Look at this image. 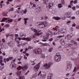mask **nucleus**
<instances>
[{
    "mask_svg": "<svg viewBox=\"0 0 79 79\" xmlns=\"http://www.w3.org/2000/svg\"><path fill=\"white\" fill-rule=\"evenodd\" d=\"M33 52L36 55H40L42 53V49L40 48H37L34 49Z\"/></svg>",
    "mask_w": 79,
    "mask_h": 79,
    "instance_id": "3",
    "label": "nucleus"
},
{
    "mask_svg": "<svg viewBox=\"0 0 79 79\" xmlns=\"http://www.w3.org/2000/svg\"><path fill=\"white\" fill-rule=\"evenodd\" d=\"M2 62H3V60H0V64L1 66H4L5 64H4V63H2Z\"/></svg>",
    "mask_w": 79,
    "mask_h": 79,
    "instance_id": "33",
    "label": "nucleus"
},
{
    "mask_svg": "<svg viewBox=\"0 0 79 79\" xmlns=\"http://www.w3.org/2000/svg\"><path fill=\"white\" fill-rule=\"evenodd\" d=\"M33 31H34V32L36 33L37 32V30H36V29H33Z\"/></svg>",
    "mask_w": 79,
    "mask_h": 79,
    "instance_id": "51",
    "label": "nucleus"
},
{
    "mask_svg": "<svg viewBox=\"0 0 79 79\" xmlns=\"http://www.w3.org/2000/svg\"><path fill=\"white\" fill-rule=\"evenodd\" d=\"M76 70H77L76 67H75L74 68L73 71V73H75V72H76Z\"/></svg>",
    "mask_w": 79,
    "mask_h": 79,
    "instance_id": "40",
    "label": "nucleus"
},
{
    "mask_svg": "<svg viewBox=\"0 0 79 79\" xmlns=\"http://www.w3.org/2000/svg\"><path fill=\"white\" fill-rule=\"evenodd\" d=\"M9 58L10 60H12L13 59V57H9Z\"/></svg>",
    "mask_w": 79,
    "mask_h": 79,
    "instance_id": "47",
    "label": "nucleus"
},
{
    "mask_svg": "<svg viewBox=\"0 0 79 79\" xmlns=\"http://www.w3.org/2000/svg\"><path fill=\"white\" fill-rule=\"evenodd\" d=\"M60 41L61 43V45L62 46H64L65 45V41H64V40L63 39H61L60 40Z\"/></svg>",
    "mask_w": 79,
    "mask_h": 79,
    "instance_id": "16",
    "label": "nucleus"
},
{
    "mask_svg": "<svg viewBox=\"0 0 79 79\" xmlns=\"http://www.w3.org/2000/svg\"><path fill=\"white\" fill-rule=\"evenodd\" d=\"M28 68V66L27 65H25L22 68V69L23 71H26V69H27Z\"/></svg>",
    "mask_w": 79,
    "mask_h": 79,
    "instance_id": "15",
    "label": "nucleus"
},
{
    "mask_svg": "<svg viewBox=\"0 0 79 79\" xmlns=\"http://www.w3.org/2000/svg\"><path fill=\"white\" fill-rule=\"evenodd\" d=\"M61 60V55L59 53H57L55 56V60L56 62H58Z\"/></svg>",
    "mask_w": 79,
    "mask_h": 79,
    "instance_id": "2",
    "label": "nucleus"
},
{
    "mask_svg": "<svg viewBox=\"0 0 79 79\" xmlns=\"http://www.w3.org/2000/svg\"><path fill=\"white\" fill-rule=\"evenodd\" d=\"M26 44H27V43L24 42V43H21L20 44V45H21V46H22V47H24V46H25V45H26Z\"/></svg>",
    "mask_w": 79,
    "mask_h": 79,
    "instance_id": "23",
    "label": "nucleus"
},
{
    "mask_svg": "<svg viewBox=\"0 0 79 79\" xmlns=\"http://www.w3.org/2000/svg\"><path fill=\"white\" fill-rule=\"evenodd\" d=\"M20 35L21 37L23 38L26 37V33L23 32H21L20 33Z\"/></svg>",
    "mask_w": 79,
    "mask_h": 79,
    "instance_id": "12",
    "label": "nucleus"
},
{
    "mask_svg": "<svg viewBox=\"0 0 79 79\" xmlns=\"http://www.w3.org/2000/svg\"><path fill=\"white\" fill-rule=\"evenodd\" d=\"M67 65L68 66L67 68H66V70L68 71L71 70V69L72 67V64L71 62H69Z\"/></svg>",
    "mask_w": 79,
    "mask_h": 79,
    "instance_id": "4",
    "label": "nucleus"
},
{
    "mask_svg": "<svg viewBox=\"0 0 79 79\" xmlns=\"http://www.w3.org/2000/svg\"><path fill=\"white\" fill-rule=\"evenodd\" d=\"M52 76H53V74L49 73L48 74L47 77V79H52Z\"/></svg>",
    "mask_w": 79,
    "mask_h": 79,
    "instance_id": "13",
    "label": "nucleus"
},
{
    "mask_svg": "<svg viewBox=\"0 0 79 79\" xmlns=\"http://www.w3.org/2000/svg\"><path fill=\"white\" fill-rule=\"evenodd\" d=\"M72 9L73 10H76V6H74L72 8Z\"/></svg>",
    "mask_w": 79,
    "mask_h": 79,
    "instance_id": "46",
    "label": "nucleus"
},
{
    "mask_svg": "<svg viewBox=\"0 0 79 79\" xmlns=\"http://www.w3.org/2000/svg\"><path fill=\"white\" fill-rule=\"evenodd\" d=\"M61 4L62 5H64V4H65V2H64V0H62L61 1Z\"/></svg>",
    "mask_w": 79,
    "mask_h": 79,
    "instance_id": "32",
    "label": "nucleus"
},
{
    "mask_svg": "<svg viewBox=\"0 0 79 79\" xmlns=\"http://www.w3.org/2000/svg\"><path fill=\"white\" fill-rule=\"evenodd\" d=\"M21 71H18L16 72V75H17V76H20V75L21 74Z\"/></svg>",
    "mask_w": 79,
    "mask_h": 79,
    "instance_id": "21",
    "label": "nucleus"
},
{
    "mask_svg": "<svg viewBox=\"0 0 79 79\" xmlns=\"http://www.w3.org/2000/svg\"><path fill=\"white\" fill-rule=\"evenodd\" d=\"M24 60H27V57L26 56V55H24Z\"/></svg>",
    "mask_w": 79,
    "mask_h": 79,
    "instance_id": "53",
    "label": "nucleus"
},
{
    "mask_svg": "<svg viewBox=\"0 0 79 79\" xmlns=\"http://www.w3.org/2000/svg\"><path fill=\"white\" fill-rule=\"evenodd\" d=\"M52 63L49 62L48 63V64H47V65L46 66V67L45 68V69H49L50 68V66H51V65H52Z\"/></svg>",
    "mask_w": 79,
    "mask_h": 79,
    "instance_id": "9",
    "label": "nucleus"
},
{
    "mask_svg": "<svg viewBox=\"0 0 79 79\" xmlns=\"http://www.w3.org/2000/svg\"><path fill=\"white\" fill-rule=\"evenodd\" d=\"M3 60V57L2 56H0V61L1 60Z\"/></svg>",
    "mask_w": 79,
    "mask_h": 79,
    "instance_id": "60",
    "label": "nucleus"
},
{
    "mask_svg": "<svg viewBox=\"0 0 79 79\" xmlns=\"http://www.w3.org/2000/svg\"><path fill=\"white\" fill-rule=\"evenodd\" d=\"M39 75H40V77L41 79H44L45 78V75H42V71H40L38 74V76H39Z\"/></svg>",
    "mask_w": 79,
    "mask_h": 79,
    "instance_id": "5",
    "label": "nucleus"
},
{
    "mask_svg": "<svg viewBox=\"0 0 79 79\" xmlns=\"http://www.w3.org/2000/svg\"><path fill=\"white\" fill-rule=\"evenodd\" d=\"M15 42H17V43H18V44H19V41L18 40H15Z\"/></svg>",
    "mask_w": 79,
    "mask_h": 79,
    "instance_id": "62",
    "label": "nucleus"
},
{
    "mask_svg": "<svg viewBox=\"0 0 79 79\" xmlns=\"http://www.w3.org/2000/svg\"><path fill=\"white\" fill-rule=\"evenodd\" d=\"M21 68H22L21 67V66H19L17 68V70L18 71H19L20 70H21Z\"/></svg>",
    "mask_w": 79,
    "mask_h": 79,
    "instance_id": "37",
    "label": "nucleus"
},
{
    "mask_svg": "<svg viewBox=\"0 0 79 79\" xmlns=\"http://www.w3.org/2000/svg\"><path fill=\"white\" fill-rule=\"evenodd\" d=\"M52 50H53V48H51L49 49V50H48V51L49 52H52Z\"/></svg>",
    "mask_w": 79,
    "mask_h": 79,
    "instance_id": "41",
    "label": "nucleus"
},
{
    "mask_svg": "<svg viewBox=\"0 0 79 79\" xmlns=\"http://www.w3.org/2000/svg\"><path fill=\"white\" fill-rule=\"evenodd\" d=\"M76 26V25L75 23H74L73 24H72V26L73 27H75Z\"/></svg>",
    "mask_w": 79,
    "mask_h": 79,
    "instance_id": "61",
    "label": "nucleus"
},
{
    "mask_svg": "<svg viewBox=\"0 0 79 79\" xmlns=\"http://www.w3.org/2000/svg\"><path fill=\"white\" fill-rule=\"evenodd\" d=\"M47 64H45L44 65V67H47Z\"/></svg>",
    "mask_w": 79,
    "mask_h": 79,
    "instance_id": "63",
    "label": "nucleus"
},
{
    "mask_svg": "<svg viewBox=\"0 0 79 79\" xmlns=\"http://www.w3.org/2000/svg\"><path fill=\"white\" fill-rule=\"evenodd\" d=\"M49 32L50 33V36H53V32L50 31H49Z\"/></svg>",
    "mask_w": 79,
    "mask_h": 79,
    "instance_id": "38",
    "label": "nucleus"
},
{
    "mask_svg": "<svg viewBox=\"0 0 79 79\" xmlns=\"http://www.w3.org/2000/svg\"><path fill=\"white\" fill-rule=\"evenodd\" d=\"M66 24H69V23H71V21H67L66 22Z\"/></svg>",
    "mask_w": 79,
    "mask_h": 79,
    "instance_id": "52",
    "label": "nucleus"
},
{
    "mask_svg": "<svg viewBox=\"0 0 79 79\" xmlns=\"http://www.w3.org/2000/svg\"><path fill=\"white\" fill-rule=\"evenodd\" d=\"M39 68H40V64H38L34 66V71H35V72L39 70Z\"/></svg>",
    "mask_w": 79,
    "mask_h": 79,
    "instance_id": "6",
    "label": "nucleus"
},
{
    "mask_svg": "<svg viewBox=\"0 0 79 79\" xmlns=\"http://www.w3.org/2000/svg\"><path fill=\"white\" fill-rule=\"evenodd\" d=\"M74 44V45L76 46V45H77V42L75 41V42H74V43H73Z\"/></svg>",
    "mask_w": 79,
    "mask_h": 79,
    "instance_id": "50",
    "label": "nucleus"
},
{
    "mask_svg": "<svg viewBox=\"0 0 79 79\" xmlns=\"http://www.w3.org/2000/svg\"><path fill=\"white\" fill-rule=\"evenodd\" d=\"M46 36L47 37H45V36H43V39H48V37L50 36V32L49 31L46 33Z\"/></svg>",
    "mask_w": 79,
    "mask_h": 79,
    "instance_id": "7",
    "label": "nucleus"
},
{
    "mask_svg": "<svg viewBox=\"0 0 79 79\" xmlns=\"http://www.w3.org/2000/svg\"><path fill=\"white\" fill-rule=\"evenodd\" d=\"M44 2V3H46L47 2H48V0H43Z\"/></svg>",
    "mask_w": 79,
    "mask_h": 79,
    "instance_id": "39",
    "label": "nucleus"
},
{
    "mask_svg": "<svg viewBox=\"0 0 79 79\" xmlns=\"http://www.w3.org/2000/svg\"><path fill=\"white\" fill-rule=\"evenodd\" d=\"M50 42H51V41H52L53 40V38H50L49 40H48Z\"/></svg>",
    "mask_w": 79,
    "mask_h": 79,
    "instance_id": "58",
    "label": "nucleus"
},
{
    "mask_svg": "<svg viewBox=\"0 0 79 79\" xmlns=\"http://www.w3.org/2000/svg\"><path fill=\"white\" fill-rule=\"evenodd\" d=\"M10 68H15L16 64H15V63H12L10 65Z\"/></svg>",
    "mask_w": 79,
    "mask_h": 79,
    "instance_id": "17",
    "label": "nucleus"
},
{
    "mask_svg": "<svg viewBox=\"0 0 79 79\" xmlns=\"http://www.w3.org/2000/svg\"><path fill=\"white\" fill-rule=\"evenodd\" d=\"M71 38V35H67L65 37V40L66 42H68V40H69V39H70Z\"/></svg>",
    "mask_w": 79,
    "mask_h": 79,
    "instance_id": "8",
    "label": "nucleus"
},
{
    "mask_svg": "<svg viewBox=\"0 0 79 79\" xmlns=\"http://www.w3.org/2000/svg\"><path fill=\"white\" fill-rule=\"evenodd\" d=\"M4 27H10V24H7L5 25Z\"/></svg>",
    "mask_w": 79,
    "mask_h": 79,
    "instance_id": "35",
    "label": "nucleus"
},
{
    "mask_svg": "<svg viewBox=\"0 0 79 79\" xmlns=\"http://www.w3.org/2000/svg\"><path fill=\"white\" fill-rule=\"evenodd\" d=\"M36 24L37 26L39 28H45L48 26V23L47 22L44 21V22H38Z\"/></svg>",
    "mask_w": 79,
    "mask_h": 79,
    "instance_id": "1",
    "label": "nucleus"
},
{
    "mask_svg": "<svg viewBox=\"0 0 79 79\" xmlns=\"http://www.w3.org/2000/svg\"><path fill=\"white\" fill-rule=\"evenodd\" d=\"M3 61L4 63H6V58H4L3 60Z\"/></svg>",
    "mask_w": 79,
    "mask_h": 79,
    "instance_id": "45",
    "label": "nucleus"
},
{
    "mask_svg": "<svg viewBox=\"0 0 79 79\" xmlns=\"http://www.w3.org/2000/svg\"><path fill=\"white\" fill-rule=\"evenodd\" d=\"M10 18H3L2 19V21H1V22L2 23V22H5V21H6L7 19H9Z\"/></svg>",
    "mask_w": 79,
    "mask_h": 79,
    "instance_id": "20",
    "label": "nucleus"
},
{
    "mask_svg": "<svg viewBox=\"0 0 79 79\" xmlns=\"http://www.w3.org/2000/svg\"><path fill=\"white\" fill-rule=\"evenodd\" d=\"M41 31V30H37V33H39V32H40Z\"/></svg>",
    "mask_w": 79,
    "mask_h": 79,
    "instance_id": "64",
    "label": "nucleus"
},
{
    "mask_svg": "<svg viewBox=\"0 0 79 79\" xmlns=\"http://www.w3.org/2000/svg\"><path fill=\"white\" fill-rule=\"evenodd\" d=\"M53 3L52 2H50L48 4L47 7L48 8H51V7L53 6Z\"/></svg>",
    "mask_w": 79,
    "mask_h": 79,
    "instance_id": "11",
    "label": "nucleus"
},
{
    "mask_svg": "<svg viewBox=\"0 0 79 79\" xmlns=\"http://www.w3.org/2000/svg\"><path fill=\"white\" fill-rule=\"evenodd\" d=\"M23 13V14H26V13H27V9H25V10H22Z\"/></svg>",
    "mask_w": 79,
    "mask_h": 79,
    "instance_id": "26",
    "label": "nucleus"
},
{
    "mask_svg": "<svg viewBox=\"0 0 79 79\" xmlns=\"http://www.w3.org/2000/svg\"><path fill=\"white\" fill-rule=\"evenodd\" d=\"M27 19H28L27 18L24 19H23V20H24V24H25V25H26V24H27Z\"/></svg>",
    "mask_w": 79,
    "mask_h": 79,
    "instance_id": "25",
    "label": "nucleus"
},
{
    "mask_svg": "<svg viewBox=\"0 0 79 79\" xmlns=\"http://www.w3.org/2000/svg\"><path fill=\"white\" fill-rule=\"evenodd\" d=\"M10 60V58H9V57L8 58H7L6 59V61H7V62H8V61H9Z\"/></svg>",
    "mask_w": 79,
    "mask_h": 79,
    "instance_id": "56",
    "label": "nucleus"
},
{
    "mask_svg": "<svg viewBox=\"0 0 79 79\" xmlns=\"http://www.w3.org/2000/svg\"><path fill=\"white\" fill-rule=\"evenodd\" d=\"M73 2H74V1H71L70 2V4L71 5H73Z\"/></svg>",
    "mask_w": 79,
    "mask_h": 79,
    "instance_id": "44",
    "label": "nucleus"
},
{
    "mask_svg": "<svg viewBox=\"0 0 79 79\" xmlns=\"http://www.w3.org/2000/svg\"><path fill=\"white\" fill-rule=\"evenodd\" d=\"M52 19H55L56 21H58V20H60L61 18V17H52Z\"/></svg>",
    "mask_w": 79,
    "mask_h": 79,
    "instance_id": "14",
    "label": "nucleus"
},
{
    "mask_svg": "<svg viewBox=\"0 0 79 79\" xmlns=\"http://www.w3.org/2000/svg\"><path fill=\"white\" fill-rule=\"evenodd\" d=\"M35 60H35L34 61H32L31 60H30L31 63H33L31 64V65H35V62H34V61H35Z\"/></svg>",
    "mask_w": 79,
    "mask_h": 79,
    "instance_id": "29",
    "label": "nucleus"
},
{
    "mask_svg": "<svg viewBox=\"0 0 79 79\" xmlns=\"http://www.w3.org/2000/svg\"><path fill=\"white\" fill-rule=\"evenodd\" d=\"M28 48V50H31V49H32V48H33V47L30 46H29Z\"/></svg>",
    "mask_w": 79,
    "mask_h": 79,
    "instance_id": "43",
    "label": "nucleus"
},
{
    "mask_svg": "<svg viewBox=\"0 0 79 79\" xmlns=\"http://www.w3.org/2000/svg\"><path fill=\"white\" fill-rule=\"evenodd\" d=\"M58 7L59 8H61L63 7V6L61 3H60V4H58Z\"/></svg>",
    "mask_w": 79,
    "mask_h": 79,
    "instance_id": "28",
    "label": "nucleus"
},
{
    "mask_svg": "<svg viewBox=\"0 0 79 79\" xmlns=\"http://www.w3.org/2000/svg\"><path fill=\"white\" fill-rule=\"evenodd\" d=\"M77 3V1L76 0H74V1L73 2V3H74V4H75Z\"/></svg>",
    "mask_w": 79,
    "mask_h": 79,
    "instance_id": "49",
    "label": "nucleus"
},
{
    "mask_svg": "<svg viewBox=\"0 0 79 79\" xmlns=\"http://www.w3.org/2000/svg\"><path fill=\"white\" fill-rule=\"evenodd\" d=\"M13 37H14V35L13 34H11L10 35V39H12L13 38Z\"/></svg>",
    "mask_w": 79,
    "mask_h": 79,
    "instance_id": "36",
    "label": "nucleus"
},
{
    "mask_svg": "<svg viewBox=\"0 0 79 79\" xmlns=\"http://www.w3.org/2000/svg\"><path fill=\"white\" fill-rule=\"evenodd\" d=\"M70 31L71 32H73L74 31V29H73V28H70Z\"/></svg>",
    "mask_w": 79,
    "mask_h": 79,
    "instance_id": "59",
    "label": "nucleus"
},
{
    "mask_svg": "<svg viewBox=\"0 0 79 79\" xmlns=\"http://www.w3.org/2000/svg\"><path fill=\"white\" fill-rule=\"evenodd\" d=\"M45 54L41 53V58H45Z\"/></svg>",
    "mask_w": 79,
    "mask_h": 79,
    "instance_id": "27",
    "label": "nucleus"
},
{
    "mask_svg": "<svg viewBox=\"0 0 79 79\" xmlns=\"http://www.w3.org/2000/svg\"><path fill=\"white\" fill-rule=\"evenodd\" d=\"M67 31H60V34H66Z\"/></svg>",
    "mask_w": 79,
    "mask_h": 79,
    "instance_id": "31",
    "label": "nucleus"
},
{
    "mask_svg": "<svg viewBox=\"0 0 79 79\" xmlns=\"http://www.w3.org/2000/svg\"><path fill=\"white\" fill-rule=\"evenodd\" d=\"M44 19L45 20H47V19H48V17L47 16H45L44 17Z\"/></svg>",
    "mask_w": 79,
    "mask_h": 79,
    "instance_id": "55",
    "label": "nucleus"
},
{
    "mask_svg": "<svg viewBox=\"0 0 79 79\" xmlns=\"http://www.w3.org/2000/svg\"><path fill=\"white\" fill-rule=\"evenodd\" d=\"M24 39V40H27V42L31 41V38L27 37L25 38Z\"/></svg>",
    "mask_w": 79,
    "mask_h": 79,
    "instance_id": "18",
    "label": "nucleus"
},
{
    "mask_svg": "<svg viewBox=\"0 0 79 79\" xmlns=\"http://www.w3.org/2000/svg\"><path fill=\"white\" fill-rule=\"evenodd\" d=\"M41 34H42V32L40 33H36L35 34V35H34L32 37L33 39H34V38H35V36H39V35H40Z\"/></svg>",
    "mask_w": 79,
    "mask_h": 79,
    "instance_id": "10",
    "label": "nucleus"
},
{
    "mask_svg": "<svg viewBox=\"0 0 79 79\" xmlns=\"http://www.w3.org/2000/svg\"><path fill=\"white\" fill-rule=\"evenodd\" d=\"M13 10H14L13 8H10V10H9V11H13Z\"/></svg>",
    "mask_w": 79,
    "mask_h": 79,
    "instance_id": "54",
    "label": "nucleus"
},
{
    "mask_svg": "<svg viewBox=\"0 0 79 79\" xmlns=\"http://www.w3.org/2000/svg\"><path fill=\"white\" fill-rule=\"evenodd\" d=\"M45 46H49V47H50V45H49V44L48 43H45Z\"/></svg>",
    "mask_w": 79,
    "mask_h": 79,
    "instance_id": "48",
    "label": "nucleus"
},
{
    "mask_svg": "<svg viewBox=\"0 0 79 79\" xmlns=\"http://www.w3.org/2000/svg\"><path fill=\"white\" fill-rule=\"evenodd\" d=\"M15 36L16 38H18V35L17 34H15Z\"/></svg>",
    "mask_w": 79,
    "mask_h": 79,
    "instance_id": "57",
    "label": "nucleus"
},
{
    "mask_svg": "<svg viewBox=\"0 0 79 79\" xmlns=\"http://www.w3.org/2000/svg\"><path fill=\"white\" fill-rule=\"evenodd\" d=\"M58 27V26H56V27L55 28H52V30L53 31H57V29H58V28H57L56 27Z\"/></svg>",
    "mask_w": 79,
    "mask_h": 79,
    "instance_id": "34",
    "label": "nucleus"
},
{
    "mask_svg": "<svg viewBox=\"0 0 79 79\" xmlns=\"http://www.w3.org/2000/svg\"><path fill=\"white\" fill-rule=\"evenodd\" d=\"M2 15L3 16H8L7 13L5 12H3L2 13Z\"/></svg>",
    "mask_w": 79,
    "mask_h": 79,
    "instance_id": "24",
    "label": "nucleus"
},
{
    "mask_svg": "<svg viewBox=\"0 0 79 79\" xmlns=\"http://www.w3.org/2000/svg\"><path fill=\"white\" fill-rule=\"evenodd\" d=\"M13 19H8L7 21L8 22V23H12V22L13 21Z\"/></svg>",
    "mask_w": 79,
    "mask_h": 79,
    "instance_id": "30",
    "label": "nucleus"
},
{
    "mask_svg": "<svg viewBox=\"0 0 79 79\" xmlns=\"http://www.w3.org/2000/svg\"><path fill=\"white\" fill-rule=\"evenodd\" d=\"M15 13H19V14L20 13V10H17L15 11Z\"/></svg>",
    "mask_w": 79,
    "mask_h": 79,
    "instance_id": "42",
    "label": "nucleus"
},
{
    "mask_svg": "<svg viewBox=\"0 0 79 79\" xmlns=\"http://www.w3.org/2000/svg\"><path fill=\"white\" fill-rule=\"evenodd\" d=\"M67 46L68 47H70V48H73V44H69L67 45Z\"/></svg>",
    "mask_w": 79,
    "mask_h": 79,
    "instance_id": "19",
    "label": "nucleus"
},
{
    "mask_svg": "<svg viewBox=\"0 0 79 79\" xmlns=\"http://www.w3.org/2000/svg\"><path fill=\"white\" fill-rule=\"evenodd\" d=\"M66 15L67 18H70L71 15H70V13H69V12H68L67 13Z\"/></svg>",
    "mask_w": 79,
    "mask_h": 79,
    "instance_id": "22",
    "label": "nucleus"
}]
</instances>
